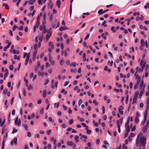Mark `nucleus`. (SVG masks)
I'll list each match as a JSON object with an SVG mask.
<instances>
[{"label":"nucleus","mask_w":149,"mask_h":149,"mask_svg":"<svg viewBox=\"0 0 149 149\" xmlns=\"http://www.w3.org/2000/svg\"><path fill=\"white\" fill-rule=\"evenodd\" d=\"M130 117H129L127 119V122L126 123L125 125V127L126 129V133L125 136V138L127 136L129 132H130V126L129 125V123Z\"/></svg>","instance_id":"nucleus-1"},{"label":"nucleus","mask_w":149,"mask_h":149,"mask_svg":"<svg viewBox=\"0 0 149 149\" xmlns=\"http://www.w3.org/2000/svg\"><path fill=\"white\" fill-rule=\"evenodd\" d=\"M143 134L142 133L141 136L139 138V142L141 143L143 146H144L146 144V139L144 136H143Z\"/></svg>","instance_id":"nucleus-2"},{"label":"nucleus","mask_w":149,"mask_h":149,"mask_svg":"<svg viewBox=\"0 0 149 149\" xmlns=\"http://www.w3.org/2000/svg\"><path fill=\"white\" fill-rule=\"evenodd\" d=\"M123 118H122L120 120H117V126L118 128V131L119 133L120 132V126L121 125L123 122Z\"/></svg>","instance_id":"nucleus-3"},{"label":"nucleus","mask_w":149,"mask_h":149,"mask_svg":"<svg viewBox=\"0 0 149 149\" xmlns=\"http://www.w3.org/2000/svg\"><path fill=\"white\" fill-rule=\"evenodd\" d=\"M139 94V92L138 91H136L135 92V94L132 103V104H134L136 103L137 101V97Z\"/></svg>","instance_id":"nucleus-4"},{"label":"nucleus","mask_w":149,"mask_h":149,"mask_svg":"<svg viewBox=\"0 0 149 149\" xmlns=\"http://www.w3.org/2000/svg\"><path fill=\"white\" fill-rule=\"evenodd\" d=\"M148 108H147L146 110H145V112L144 114V122H143V124H144L146 121V120L147 116H148Z\"/></svg>","instance_id":"nucleus-5"},{"label":"nucleus","mask_w":149,"mask_h":149,"mask_svg":"<svg viewBox=\"0 0 149 149\" xmlns=\"http://www.w3.org/2000/svg\"><path fill=\"white\" fill-rule=\"evenodd\" d=\"M149 125V121L148 120L147 121L146 124V126H144L143 128V132H145L147 130Z\"/></svg>","instance_id":"nucleus-6"},{"label":"nucleus","mask_w":149,"mask_h":149,"mask_svg":"<svg viewBox=\"0 0 149 149\" xmlns=\"http://www.w3.org/2000/svg\"><path fill=\"white\" fill-rule=\"evenodd\" d=\"M142 133H140L138 135L137 139H136V146L137 147L138 146L139 143V138L141 136Z\"/></svg>","instance_id":"nucleus-7"},{"label":"nucleus","mask_w":149,"mask_h":149,"mask_svg":"<svg viewBox=\"0 0 149 149\" xmlns=\"http://www.w3.org/2000/svg\"><path fill=\"white\" fill-rule=\"evenodd\" d=\"M15 123L16 125L19 126L21 125V122L20 120H18V118L17 117L16 118L15 120Z\"/></svg>","instance_id":"nucleus-8"},{"label":"nucleus","mask_w":149,"mask_h":149,"mask_svg":"<svg viewBox=\"0 0 149 149\" xmlns=\"http://www.w3.org/2000/svg\"><path fill=\"white\" fill-rule=\"evenodd\" d=\"M140 64H141V65L142 66H141V67H142V70L143 69H144V68L146 65V62L145 61V60H143V59L141 61Z\"/></svg>","instance_id":"nucleus-9"},{"label":"nucleus","mask_w":149,"mask_h":149,"mask_svg":"<svg viewBox=\"0 0 149 149\" xmlns=\"http://www.w3.org/2000/svg\"><path fill=\"white\" fill-rule=\"evenodd\" d=\"M142 67H141V69L139 68L138 67H137L136 68V72L135 73V76H136L137 73L138 72H142L143 71V69L142 70Z\"/></svg>","instance_id":"nucleus-10"},{"label":"nucleus","mask_w":149,"mask_h":149,"mask_svg":"<svg viewBox=\"0 0 149 149\" xmlns=\"http://www.w3.org/2000/svg\"><path fill=\"white\" fill-rule=\"evenodd\" d=\"M52 35V33L50 31H48V34L46 36V40L48 41L50 37Z\"/></svg>","instance_id":"nucleus-11"},{"label":"nucleus","mask_w":149,"mask_h":149,"mask_svg":"<svg viewBox=\"0 0 149 149\" xmlns=\"http://www.w3.org/2000/svg\"><path fill=\"white\" fill-rule=\"evenodd\" d=\"M49 48H50L52 50L53 49H54V46L53 42H51L49 43Z\"/></svg>","instance_id":"nucleus-12"},{"label":"nucleus","mask_w":149,"mask_h":149,"mask_svg":"<svg viewBox=\"0 0 149 149\" xmlns=\"http://www.w3.org/2000/svg\"><path fill=\"white\" fill-rule=\"evenodd\" d=\"M144 88H142V89H141V90L140 91L139 95V98H140L141 97L142 95H143V93L144 92Z\"/></svg>","instance_id":"nucleus-13"},{"label":"nucleus","mask_w":149,"mask_h":149,"mask_svg":"<svg viewBox=\"0 0 149 149\" xmlns=\"http://www.w3.org/2000/svg\"><path fill=\"white\" fill-rule=\"evenodd\" d=\"M68 28H67V27H60L59 29V30L61 31H62L64 30H66L67 29H68Z\"/></svg>","instance_id":"nucleus-14"},{"label":"nucleus","mask_w":149,"mask_h":149,"mask_svg":"<svg viewBox=\"0 0 149 149\" xmlns=\"http://www.w3.org/2000/svg\"><path fill=\"white\" fill-rule=\"evenodd\" d=\"M60 5L61 1L59 0H57L56 3V5L58 8H60Z\"/></svg>","instance_id":"nucleus-15"},{"label":"nucleus","mask_w":149,"mask_h":149,"mask_svg":"<svg viewBox=\"0 0 149 149\" xmlns=\"http://www.w3.org/2000/svg\"><path fill=\"white\" fill-rule=\"evenodd\" d=\"M143 88H144V87H143V81H142L140 84V89H141Z\"/></svg>","instance_id":"nucleus-16"},{"label":"nucleus","mask_w":149,"mask_h":149,"mask_svg":"<svg viewBox=\"0 0 149 149\" xmlns=\"http://www.w3.org/2000/svg\"><path fill=\"white\" fill-rule=\"evenodd\" d=\"M13 141V142L14 143V144L15 145H17V139L16 138H14Z\"/></svg>","instance_id":"nucleus-17"},{"label":"nucleus","mask_w":149,"mask_h":149,"mask_svg":"<svg viewBox=\"0 0 149 149\" xmlns=\"http://www.w3.org/2000/svg\"><path fill=\"white\" fill-rule=\"evenodd\" d=\"M3 6H4L5 8L7 9H8L9 8V6L7 4L4 3L3 5Z\"/></svg>","instance_id":"nucleus-18"},{"label":"nucleus","mask_w":149,"mask_h":149,"mask_svg":"<svg viewBox=\"0 0 149 149\" xmlns=\"http://www.w3.org/2000/svg\"><path fill=\"white\" fill-rule=\"evenodd\" d=\"M141 44L142 46H144L145 45V43L144 40L143 39H141L140 41Z\"/></svg>","instance_id":"nucleus-19"},{"label":"nucleus","mask_w":149,"mask_h":149,"mask_svg":"<svg viewBox=\"0 0 149 149\" xmlns=\"http://www.w3.org/2000/svg\"><path fill=\"white\" fill-rule=\"evenodd\" d=\"M86 34L87 35V36L84 38L85 40H87L89 38L90 35L87 32H86Z\"/></svg>","instance_id":"nucleus-20"},{"label":"nucleus","mask_w":149,"mask_h":149,"mask_svg":"<svg viewBox=\"0 0 149 149\" xmlns=\"http://www.w3.org/2000/svg\"><path fill=\"white\" fill-rule=\"evenodd\" d=\"M43 35L40 36L38 37V39L40 42H41L43 39Z\"/></svg>","instance_id":"nucleus-21"},{"label":"nucleus","mask_w":149,"mask_h":149,"mask_svg":"<svg viewBox=\"0 0 149 149\" xmlns=\"http://www.w3.org/2000/svg\"><path fill=\"white\" fill-rule=\"evenodd\" d=\"M98 13L99 14H100V15H101L104 13V12L103 11V10L101 9H100L98 11Z\"/></svg>","instance_id":"nucleus-22"},{"label":"nucleus","mask_w":149,"mask_h":149,"mask_svg":"<svg viewBox=\"0 0 149 149\" xmlns=\"http://www.w3.org/2000/svg\"><path fill=\"white\" fill-rule=\"evenodd\" d=\"M35 1L33 0H30L29 2V5H33Z\"/></svg>","instance_id":"nucleus-23"},{"label":"nucleus","mask_w":149,"mask_h":149,"mask_svg":"<svg viewBox=\"0 0 149 149\" xmlns=\"http://www.w3.org/2000/svg\"><path fill=\"white\" fill-rule=\"evenodd\" d=\"M45 74V73L43 72L42 73H41V72H38V75L39 76H42V77H44V74Z\"/></svg>","instance_id":"nucleus-24"},{"label":"nucleus","mask_w":149,"mask_h":149,"mask_svg":"<svg viewBox=\"0 0 149 149\" xmlns=\"http://www.w3.org/2000/svg\"><path fill=\"white\" fill-rule=\"evenodd\" d=\"M40 24V22H36L35 24V25L34 26L37 28L38 27Z\"/></svg>","instance_id":"nucleus-25"},{"label":"nucleus","mask_w":149,"mask_h":149,"mask_svg":"<svg viewBox=\"0 0 149 149\" xmlns=\"http://www.w3.org/2000/svg\"><path fill=\"white\" fill-rule=\"evenodd\" d=\"M67 144L68 146H72L73 145V143L72 141H68Z\"/></svg>","instance_id":"nucleus-26"},{"label":"nucleus","mask_w":149,"mask_h":149,"mask_svg":"<svg viewBox=\"0 0 149 149\" xmlns=\"http://www.w3.org/2000/svg\"><path fill=\"white\" fill-rule=\"evenodd\" d=\"M47 91L46 90H45L43 91V97L44 98L46 97V96Z\"/></svg>","instance_id":"nucleus-27"},{"label":"nucleus","mask_w":149,"mask_h":149,"mask_svg":"<svg viewBox=\"0 0 149 149\" xmlns=\"http://www.w3.org/2000/svg\"><path fill=\"white\" fill-rule=\"evenodd\" d=\"M46 26L45 25H44V26H43V33H45L47 30L45 29Z\"/></svg>","instance_id":"nucleus-28"},{"label":"nucleus","mask_w":149,"mask_h":149,"mask_svg":"<svg viewBox=\"0 0 149 149\" xmlns=\"http://www.w3.org/2000/svg\"><path fill=\"white\" fill-rule=\"evenodd\" d=\"M72 7H71V6H70V17H71V15H72Z\"/></svg>","instance_id":"nucleus-29"},{"label":"nucleus","mask_w":149,"mask_h":149,"mask_svg":"<svg viewBox=\"0 0 149 149\" xmlns=\"http://www.w3.org/2000/svg\"><path fill=\"white\" fill-rule=\"evenodd\" d=\"M53 15L52 14L50 15L49 17V20L50 22H51L52 21L53 18Z\"/></svg>","instance_id":"nucleus-30"},{"label":"nucleus","mask_w":149,"mask_h":149,"mask_svg":"<svg viewBox=\"0 0 149 149\" xmlns=\"http://www.w3.org/2000/svg\"><path fill=\"white\" fill-rule=\"evenodd\" d=\"M79 138V137L78 136H76L75 137V139L76 140V143H77V142H79V140H78V139Z\"/></svg>","instance_id":"nucleus-31"},{"label":"nucleus","mask_w":149,"mask_h":149,"mask_svg":"<svg viewBox=\"0 0 149 149\" xmlns=\"http://www.w3.org/2000/svg\"><path fill=\"white\" fill-rule=\"evenodd\" d=\"M115 29V27L114 26H112L111 28V30L114 33H116V30Z\"/></svg>","instance_id":"nucleus-32"},{"label":"nucleus","mask_w":149,"mask_h":149,"mask_svg":"<svg viewBox=\"0 0 149 149\" xmlns=\"http://www.w3.org/2000/svg\"><path fill=\"white\" fill-rule=\"evenodd\" d=\"M59 105V102H58L57 103H55L54 104V106L55 107H57V108H58V106Z\"/></svg>","instance_id":"nucleus-33"},{"label":"nucleus","mask_w":149,"mask_h":149,"mask_svg":"<svg viewBox=\"0 0 149 149\" xmlns=\"http://www.w3.org/2000/svg\"><path fill=\"white\" fill-rule=\"evenodd\" d=\"M48 56H49V61L50 62H51V61H52V57L51 56V54H49L48 55Z\"/></svg>","instance_id":"nucleus-34"},{"label":"nucleus","mask_w":149,"mask_h":149,"mask_svg":"<svg viewBox=\"0 0 149 149\" xmlns=\"http://www.w3.org/2000/svg\"><path fill=\"white\" fill-rule=\"evenodd\" d=\"M139 118L137 117H136L135 118V122L136 123H137L139 122Z\"/></svg>","instance_id":"nucleus-35"},{"label":"nucleus","mask_w":149,"mask_h":149,"mask_svg":"<svg viewBox=\"0 0 149 149\" xmlns=\"http://www.w3.org/2000/svg\"><path fill=\"white\" fill-rule=\"evenodd\" d=\"M8 91V90L6 88H5L3 91V94H5Z\"/></svg>","instance_id":"nucleus-36"},{"label":"nucleus","mask_w":149,"mask_h":149,"mask_svg":"<svg viewBox=\"0 0 149 149\" xmlns=\"http://www.w3.org/2000/svg\"><path fill=\"white\" fill-rule=\"evenodd\" d=\"M10 52L11 53H13L14 54H16V50L15 49L10 50Z\"/></svg>","instance_id":"nucleus-37"},{"label":"nucleus","mask_w":149,"mask_h":149,"mask_svg":"<svg viewBox=\"0 0 149 149\" xmlns=\"http://www.w3.org/2000/svg\"><path fill=\"white\" fill-rule=\"evenodd\" d=\"M144 8L145 9H147V8H149V3H147L146 5L144 6Z\"/></svg>","instance_id":"nucleus-38"},{"label":"nucleus","mask_w":149,"mask_h":149,"mask_svg":"<svg viewBox=\"0 0 149 149\" xmlns=\"http://www.w3.org/2000/svg\"><path fill=\"white\" fill-rule=\"evenodd\" d=\"M34 49L35 51H37L38 49V45L37 44H35L34 45Z\"/></svg>","instance_id":"nucleus-39"},{"label":"nucleus","mask_w":149,"mask_h":149,"mask_svg":"<svg viewBox=\"0 0 149 149\" xmlns=\"http://www.w3.org/2000/svg\"><path fill=\"white\" fill-rule=\"evenodd\" d=\"M5 141V138H4V139H3V140L2 141V147H4Z\"/></svg>","instance_id":"nucleus-40"},{"label":"nucleus","mask_w":149,"mask_h":149,"mask_svg":"<svg viewBox=\"0 0 149 149\" xmlns=\"http://www.w3.org/2000/svg\"><path fill=\"white\" fill-rule=\"evenodd\" d=\"M76 64V62H73L70 64V65L71 66H73L75 67Z\"/></svg>","instance_id":"nucleus-41"},{"label":"nucleus","mask_w":149,"mask_h":149,"mask_svg":"<svg viewBox=\"0 0 149 149\" xmlns=\"http://www.w3.org/2000/svg\"><path fill=\"white\" fill-rule=\"evenodd\" d=\"M104 33H103L102 34V35H101V37H103V38L104 40H106V38H107V37H106V36H104Z\"/></svg>","instance_id":"nucleus-42"},{"label":"nucleus","mask_w":149,"mask_h":149,"mask_svg":"<svg viewBox=\"0 0 149 149\" xmlns=\"http://www.w3.org/2000/svg\"><path fill=\"white\" fill-rule=\"evenodd\" d=\"M39 70L38 67L37 66H36L35 68V70L36 72H37Z\"/></svg>","instance_id":"nucleus-43"},{"label":"nucleus","mask_w":149,"mask_h":149,"mask_svg":"<svg viewBox=\"0 0 149 149\" xmlns=\"http://www.w3.org/2000/svg\"><path fill=\"white\" fill-rule=\"evenodd\" d=\"M93 102L94 104H95V105L96 106L98 104V103L96 102L95 100H93Z\"/></svg>","instance_id":"nucleus-44"},{"label":"nucleus","mask_w":149,"mask_h":149,"mask_svg":"<svg viewBox=\"0 0 149 149\" xmlns=\"http://www.w3.org/2000/svg\"><path fill=\"white\" fill-rule=\"evenodd\" d=\"M24 127L25 129L26 130H28V126L27 125H26V124L24 125Z\"/></svg>","instance_id":"nucleus-45"},{"label":"nucleus","mask_w":149,"mask_h":149,"mask_svg":"<svg viewBox=\"0 0 149 149\" xmlns=\"http://www.w3.org/2000/svg\"><path fill=\"white\" fill-rule=\"evenodd\" d=\"M77 71V69H74L73 70V69H72L71 70V72H74V73H75Z\"/></svg>","instance_id":"nucleus-46"},{"label":"nucleus","mask_w":149,"mask_h":149,"mask_svg":"<svg viewBox=\"0 0 149 149\" xmlns=\"http://www.w3.org/2000/svg\"><path fill=\"white\" fill-rule=\"evenodd\" d=\"M64 63V61L63 60H62L60 61V64L61 65H63Z\"/></svg>","instance_id":"nucleus-47"},{"label":"nucleus","mask_w":149,"mask_h":149,"mask_svg":"<svg viewBox=\"0 0 149 149\" xmlns=\"http://www.w3.org/2000/svg\"><path fill=\"white\" fill-rule=\"evenodd\" d=\"M12 43L11 42H8L7 45L6 46L7 48H8L11 45Z\"/></svg>","instance_id":"nucleus-48"},{"label":"nucleus","mask_w":149,"mask_h":149,"mask_svg":"<svg viewBox=\"0 0 149 149\" xmlns=\"http://www.w3.org/2000/svg\"><path fill=\"white\" fill-rule=\"evenodd\" d=\"M17 28H18V26L16 25H15L14 26V27L13 29V31H15L16 30V29Z\"/></svg>","instance_id":"nucleus-49"},{"label":"nucleus","mask_w":149,"mask_h":149,"mask_svg":"<svg viewBox=\"0 0 149 149\" xmlns=\"http://www.w3.org/2000/svg\"><path fill=\"white\" fill-rule=\"evenodd\" d=\"M128 100V95H127L126 97V100L125 101V103L126 104H127V102Z\"/></svg>","instance_id":"nucleus-50"},{"label":"nucleus","mask_w":149,"mask_h":149,"mask_svg":"<svg viewBox=\"0 0 149 149\" xmlns=\"http://www.w3.org/2000/svg\"><path fill=\"white\" fill-rule=\"evenodd\" d=\"M24 80L25 81V84L26 86H28V81L27 80L24 79Z\"/></svg>","instance_id":"nucleus-51"},{"label":"nucleus","mask_w":149,"mask_h":149,"mask_svg":"<svg viewBox=\"0 0 149 149\" xmlns=\"http://www.w3.org/2000/svg\"><path fill=\"white\" fill-rule=\"evenodd\" d=\"M82 102V100H80L78 102V104L80 106Z\"/></svg>","instance_id":"nucleus-52"},{"label":"nucleus","mask_w":149,"mask_h":149,"mask_svg":"<svg viewBox=\"0 0 149 149\" xmlns=\"http://www.w3.org/2000/svg\"><path fill=\"white\" fill-rule=\"evenodd\" d=\"M29 59H28V58H26L25 60V65H26L28 64V61Z\"/></svg>","instance_id":"nucleus-53"},{"label":"nucleus","mask_w":149,"mask_h":149,"mask_svg":"<svg viewBox=\"0 0 149 149\" xmlns=\"http://www.w3.org/2000/svg\"><path fill=\"white\" fill-rule=\"evenodd\" d=\"M18 130L17 129H14L12 131V133L13 134H14L15 133L17 132Z\"/></svg>","instance_id":"nucleus-54"},{"label":"nucleus","mask_w":149,"mask_h":149,"mask_svg":"<svg viewBox=\"0 0 149 149\" xmlns=\"http://www.w3.org/2000/svg\"><path fill=\"white\" fill-rule=\"evenodd\" d=\"M9 68L11 70H13L14 67L12 65H11L9 66Z\"/></svg>","instance_id":"nucleus-55"},{"label":"nucleus","mask_w":149,"mask_h":149,"mask_svg":"<svg viewBox=\"0 0 149 149\" xmlns=\"http://www.w3.org/2000/svg\"><path fill=\"white\" fill-rule=\"evenodd\" d=\"M51 132H52V131L51 130H48L47 132V134L48 135H49L51 133Z\"/></svg>","instance_id":"nucleus-56"},{"label":"nucleus","mask_w":149,"mask_h":149,"mask_svg":"<svg viewBox=\"0 0 149 149\" xmlns=\"http://www.w3.org/2000/svg\"><path fill=\"white\" fill-rule=\"evenodd\" d=\"M135 129H136V126L134 125L133 126V127L131 131H134L135 130Z\"/></svg>","instance_id":"nucleus-57"},{"label":"nucleus","mask_w":149,"mask_h":149,"mask_svg":"<svg viewBox=\"0 0 149 149\" xmlns=\"http://www.w3.org/2000/svg\"><path fill=\"white\" fill-rule=\"evenodd\" d=\"M40 17L38 16L37 17V22H40Z\"/></svg>","instance_id":"nucleus-58"},{"label":"nucleus","mask_w":149,"mask_h":149,"mask_svg":"<svg viewBox=\"0 0 149 149\" xmlns=\"http://www.w3.org/2000/svg\"><path fill=\"white\" fill-rule=\"evenodd\" d=\"M33 88L32 86L31 85H29V87H28V88L29 90H30L31 89H32Z\"/></svg>","instance_id":"nucleus-59"},{"label":"nucleus","mask_w":149,"mask_h":149,"mask_svg":"<svg viewBox=\"0 0 149 149\" xmlns=\"http://www.w3.org/2000/svg\"><path fill=\"white\" fill-rule=\"evenodd\" d=\"M91 131L90 130H87V133L88 134H90L91 133Z\"/></svg>","instance_id":"nucleus-60"},{"label":"nucleus","mask_w":149,"mask_h":149,"mask_svg":"<svg viewBox=\"0 0 149 149\" xmlns=\"http://www.w3.org/2000/svg\"><path fill=\"white\" fill-rule=\"evenodd\" d=\"M127 146H125V144H124L123 145V149H127Z\"/></svg>","instance_id":"nucleus-61"},{"label":"nucleus","mask_w":149,"mask_h":149,"mask_svg":"<svg viewBox=\"0 0 149 149\" xmlns=\"http://www.w3.org/2000/svg\"><path fill=\"white\" fill-rule=\"evenodd\" d=\"M73 122V120L72 119H71L69 121V123L70 124H72Z\"/></svg>","instance_id":"nucleus-62"},{"label":"nucleus","mask_w":149,"mask_h":149,"mask_svg":"<svg viewBox=\"0 0 149 149\" xmlns=\"http://www.w3.org/2000/svg\"><path fill=\"white\" fill-rule=\"evenodd\" d=\"M63 107L64 109L65 110H67L68 109L67 107H66L65 105H63Z\"/></svg>","instance_id":"nucleus-63"},{"label":"nucleus","mask_w":149,"mask_h":149,"mask_svg":"<svg viewBox=\"0 0 149 149\" xmlns=\"http://www.w3.org/2000/svg\"><path fill=\"white\" fill-rule=\"evenodd\" d=\"M149 95V91H147L146 93V96H148Z\"/></svg>","instance_id":"nucleus-64"}]
</instances>
